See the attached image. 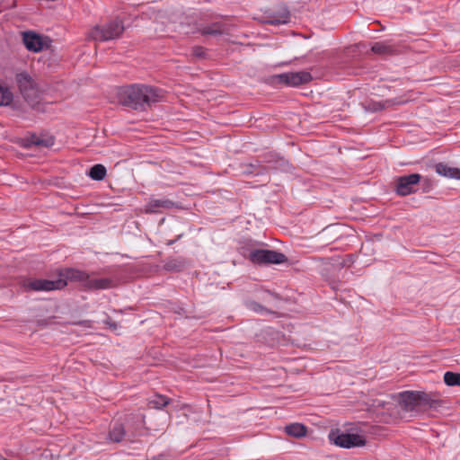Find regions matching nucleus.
<instances>
[{
    "label": "nucleus",
    "mask_w": 460,
    "mask_h": 460,
    "mask_svg": "<svg viewBox=\"0 0 460 460\" xmlns=\"http://www.w3.org/2000/svg\"><path fill=\"white\" fill-rule=\"evenodd\" d=\"M67 279L80 282L85 290L109 289L115 286V283L111 279H92L85 271L70 269L66 271L65 275L60 273L58 279L55 280L40 279H27L23 282V288L25 290L34 291L58 290L64 288L67 285Z\"/></svg>",
    "instance_id": "f257e3e1"
},
{
    "label": "nucleus",
    "mask_w": 460,
    "mask_h": 460,
    "mask_svg": "<svg viewBox=\"0 0 460 460\" xmlns=\"http://www.w3.org/2000/svg\"><path fill=\"white\" fill-rule=\"evenodd\" d=\"M163 98L161 89L146 84L128 85L118 92L119 103L137 111H144L146 106L161 102Z\"/></svg>",
    "instance_id": "f03ea898"
},
{
    "label": "nucleus",
    "mask_w": 460,
    "mask_h": 460,
    "mask_svg": "<svg viewBox=\"0 0 460 460\" xmlns=\"http://www.w3.org/2000/svg\"><path fill=\"white\" fill-rule=\"evenodd\" d=\"M15 82L22 96L30 106L34 107L40 102L43 90L27 72L16 74Z\"/></svg>",
    "instance_id": "7ed1b4c3"
},
{
    "label": "nucleus",
    "mask_w": 460,
    "mask_h": 460,
    "mask_svg": "<svg viewBox=\"0 0 460 460\" xmlns=\"http://www.w3.org/2000/svg\"><path fill=\"white\" fill-rule=\"evenodd\" d=\"M123 22L119 19L110 21L104 25H96L91 31L94 40L107 41L119 38L124 31Z\"/></svg>",
    "instance_id": "20e7f679"
},
{
    "label": "nucleus",
    "mask_w": 460,
    "mask_h": 460,
    "mask_svg": "<svg viewBox=\"0 0 460 460\" xmlns=\"http://www.w3.org/2000/svg\"><path fill=\"white\" fill-rule=\"evenodd\" d=\"M249 260L258 265L281 264L287 261V256L279 252L267 249H255L249 253Z\"/></svg>",
    "instance_id": "39448f33"
},
{
    "label": "nucleus",
    "mask_w": 460,
    "mask_h": 460,
    "mask_svg": "<svg viewBox=\"0 0 460 460\" xmlns=\"http://www.w3.org/2000/svg\"><path fill=\"white\" fill-rule=\"evenodd\" d=\"M422 176L419 173L399 176L394 180V191L399 196H408L418 190Z\"/></svg>",
    "instance_id": "423d86ee"
},
{
    "label": "nucleus",
    "mask_w": 460,
    "mask_h": 460,
    "mask_svg": "<svg viewBox=\"0 0 460 460\" xmlns=\"http://www.w3.org/2000/svg\"><path fill=\"white\" fill-rule=\"evenodd\" d=\"M273 78L277 83L293 87L307 84L313 79L311 74L307 71L283 73L274 75Z\"/></svg>",
    "instance_id": "0eeeda50"
},
{
    "label": "nucleus",
    "mask_w": 460,
    "mask_h": 460,
    "mask_svg": "<svg viewBox=\"0 0 460 460\" xmlns=\"http://www.w3.org/2000/svg\"><path fill=\"white\" fill-rule=\"evenodd\" d=\"M329 438L336 446L343 448L362 447L366 444L364 437L358 434L332 432Z\"/></svg>",
    "instance_id": "6e6552de"
},
{
    "label": "nucleus",
    "mask_w": 460,
    "mask_h": 460,
    "mask_svg": "<svg viewBox=\"0 0 460 460\" xmlns=\"http://www.w3.org/2000/svg\"><path fill=\"white\" fill-rule=\"evenodd\" d=\"M22 41L26 49L33 52H39L42 50L44 46L42 38L33 31L23 32Z\"/></svg>",
    "instance_id": "1a4fd4ad"
},
{
    "label": "nucleus",
    "mask_w": 460,
    "mask_h": 460,
    "mask_svg": "<svg viewBox=\"0 0 460 460\" xmlns=\"http://www.w3.org/2000/svg\"><path fill=\"white\" fill-rule=\"evenodd\" d=\"M416 391H405L400 394V405L405 411H413L418 408Z\"/></svg>",
    "instance_id": "9d476101"
},
{
    "label": "nucleus",
    "mask_w": 460,
    "mask_h": 460,
    "mask_svg": "<svg viewBox=\"0 0 460 460\" xmlns=\"http://www.w3.org/2000/svg\"><path fill=\"white\" fill-rule=\"evenodd\" d=\"M289 19V12L284 8L279 13H270L266 14L263 18V22L271 25H279L288 23Z\"/></svg>",
    "instance_id": "9b49d317"
},
{
    "label": "nucleus",
    "mask_w": 460,
    "mask_h": 460,
    "mask_svg": "<svg viewBox=\"0 0 460 460\" xmlns=\"http://www.w3.org/2000/svg\"><path fill=\"white\" fill-rule=\"evenodd\" d=\"M416 397L418 401V408L423 407L436 409L441 405L440 400L432 398L429 394H427L425 392L416 391Z\"/></svg>",
    "instance_id": "f8f14e48"
},
{
    "label": "nucleus",
    "mask_w": 460,
    "mask_h": 460,
    "mask_svg": "<svg viewBox=\"0 0 460 460\" xmlns=\"http://www.w3.org/2000/svg\"><path fill=\"white\" fill-rule=\"evenodd\" d=\"M173 206L174 202L167 199H151L146 206V212L157 213L161 209H169Z\"/></svg>",
    "instance_id": "ddd939ff"
},
{
    "label": "nucleus",
    "mask_w": 460,
    "mask_h": 460,
    "mask_svg": "<svg viewBox=\"0 0 460 460\" xmlns=\"http://www.w3.org/2000/svg\"><path fill=\"white\" fill-rule=\"evenodd\" d=\"M435 171L441 176L460 180V168L451 167L447 164L438 163L435 165Z\"/></svg>",
    "instance_id": "4468645a"
},
{
    "label": "nucleus",
    "mask_w": 460,
    "mask_h": 460,
    "mask_svg": "<svg viewBox=\"0 0 460 460\" xmlns=\"http://www.w3.org/2000/svg\"><path fill=\"white\" fill-rule=\"evenodd\" d=\"M307 428L301 423H291L285 427V431L288 435L300 438L306 435Z\"/></svg>",
    "instance_id": "2eb2a0df"
},
{
    "label": "nucleus",
    "mask_w": 460,
    "mask_h": 460,
    "mask_svg": "<svg viewBox=\"0 0 460 460\" xmlns=\"http://www.w3.org/2000/svg\"><path fill=\"white\" fill-rule=\"evenodd\" d=\"M30 145L35 146L50 147L54 145L55 139L51 136H37L33 135L31 137Z\"/></svg>",
    "instance_id": "dca6fc26"
},
{
    "label": "nucleus",
    "mask_w": 460,
    "mask_h": 460,
    "mask_svg": "<svg viewBox=\"0 0 460 460\" xmlns=\"http://www.w3.org/2000/svg\"><path fill=\"white\" fill-rule=\"evenodd\" d=\"M106 168L102 164L93 165L89 172V176L95 181H102L106 176Z\"/></svg>",
    "instance_id": "f3484780"
},
{
    "label": "nucleus",
    "mask_w": 460,
    "mask_h": 460,
    "mask_svg": "<svg viewBox=\"0 0 460 460\" xmlns=\"http://www.w3.org/2000/svg\"><path fill=\"white\" fill-rule=\"evenodd\" d=\"M13 95L9 88L0 84V106H7L13 102Z\"/></svg>",
    "instance_id": "a211bd4d"
},
{
    "label": "nucleus",
    "mask_w": 460,
    "mask_h": 460,
    "mask_svg": "<svg viewBox=\"0 0 460 460\" xmlns=\"http://www.w3.org/2000/svg\"><path fill=\"white\" fill-rule=\"evenodd\" d=\"M109 436L111 440L114 442H120L125 436L123 426L121 424L116 423L112 429L110 431Z\"/></svg>",
    "instance_id": "6ab92c4d"
},
{
    "label": "nucleus",
    "mask_w": 460,
    "mask_h": 460,
    "mask_svg": "<svg viewBox=\"0 0 460 460\" xmlns=\"http://www.w3.org/2000/svg\"><path fill=\"white\" fill-rule=\"evenodd\" d=\"M444 382L448 386H460V373L446 372L444 374Z\"/></svg>",
    "instance_id": "aec40b11"
},
{
    "label": "nucleus",
    "mask_w": 460,
    "mask_h": 460,
    "mask_svg": "<svg viewBox=\"0 0 460 460\" xmlns=\"http://www.w3.org/2000/svg\"><path fill=\"white\" fill-rule=\"evenodd\" d=\"M148 403L153 408L162 409L169 403V399L164 395L156 394L149 400Z\"/></svg>",
    "instance_id": "412c9836"
},
{
    "label": "nucleus",
    "mask_w": 460,
    "mask_h": 460,
    "mask_svg": "<svg viewBox=\"0 0 460 460\" xmlns=\"http://www.w3.org/2000/svg\"><path fill=\"white\" fill-rule=\"evenodd\" d=\"M371 50L375 54H378V55H388L393 52L392 47L384 42H376L372 46Z\"/></svg>",
    "instance_id": "4be33fe9"
},
{
    "label": "nucleus",
    "mask_w": 460,
    "mask_h": 460,
    "mask_svg": "<svg viewBox=\"0 0 460 460\" xmlns=\"http://www.w3.org/2000/svg\"><path fill=\"white\" fill-rule=\"evenodd\" d=\"M224 32L223 26L219 23H213L201 30L203 35H220Z\"/></svg>",
    "instance_id": "5701e85b"
},
{
    "label": "nucleus",
    "mask_w": 460,
    "mask_h": 460,
    "mask_svg": "<svg viewBox=\"0 0 460 460\" xmlns=\"http://www.w3.org/2000/svg\"><path fill=\"white\" fill-rule=\"evenodd\" d=\"M247 307L251 310H252L253 312L255 313H258V314H270L271 311H270L269 309H267L266 307L262 306L261 305H260L259 303L255 302V301H249L247 302Z\"/></svg>",
    "instance_id": "b1692460"
},
{
    "label": "nucleus",
    "mask_w": 460,
    "mask_h": 460,
    "mask_svg": "<svg viewBox=\"0 0 460 460\" xmlns=\"http://www.w3.org/2000/svg\"><path fill=\"white\" fill-rule=\"evenodd\" d=\"M192 55L198 58H203L206 56V50L203 47L197 46L193 48Z\"/></svg>",
    "instance_id": "393cba45"
},
{
    "label": "nucleus",
    "mask_w": 460,
    "mask_h": 460,
    "mask_svg": "<svg viewBox=\"0 0 460 460\" xmlns=\"http://www.w3.org/2000/svg\"><path fill=\"white\" fill-rule=\"evenodd\" d=\"M108 324H110L112 328H116V323H111L110 322H107Z\"/></svg>",
    "instance_id": "a878e982"
}]
</instances>
